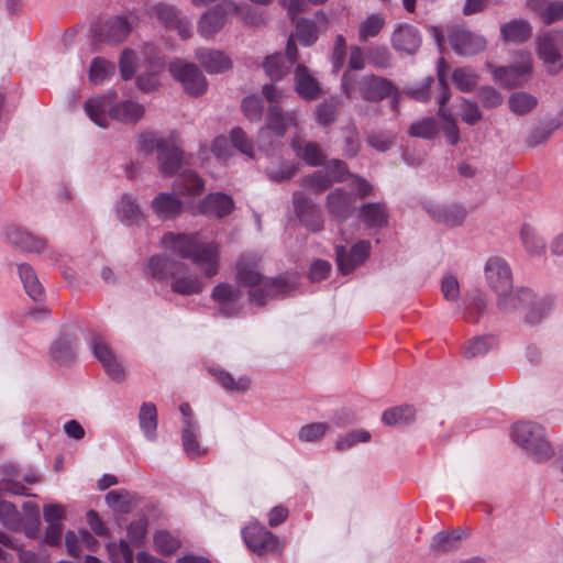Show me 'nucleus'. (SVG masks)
Here are the masks:
<instances>
[{"instance_id":"nucleus-52","label":"nucleus","mask_w":563,"mask_h":563,"mask_svg":"<svg viewBox=\"0 0 563 563\" xmlns=\"http://www.w3.org/2000/svg\"><path fill=\"white\" fill-rule=\"evenodd\" d=\"M462 538L463 531L461 529L451 532L441 531L433 537L431 548L435 551L446 552L454 549Z\"/></svg>"},{"instance_id":"nucleus-10","label":"nucleus","mask_w":563,"mask_h":563,"mask_svg":"<svg viewBox=\"0 0 563 563\" xmlns=\"http://www.w3.org/2000/svg\"><path fill=\"white\" fill-rule=\"evenodd\" d=\"M168 69L173 78L181 84L185 92L189 96L199 97L207 91V79L195 64L178 59L170 63Z\"/></svg>"},{"instance_id":"nucleus-46","label":"nucleus","mask_w":563,"mask_h":563,"mask_svg":"<svg viewBox=\"0 0 563 563\" xmlns=\"http://www.w3.org/2000/svg\"><path fill=\"white\" fill-rule=\"evenodd\" d=\"M0 521L10 530L18 531L23 525V517L16 507L0 495Z\"/></svg>"},{"instance_id":"nucleus-35","label":"nucleus","mask_w":563,"mask_h":563,"mask_svg":"<svg viewBox=\"0 0 563 563\" xmlns=\"http://www.w3.org/2000/svg\"><path fill=\"white\" fill-rule=\"evenodd\" d=\"M553 310V301L548 296L538 297L534 294V298L531 302H528L523 312L525 321L530 324H537L547 318Z\"/></svg>"},{"instance_id":"nucleus-37","label":"nucleus","mask_w":563,"mask_h":563,"mask_svg":"<svg viewBox=\"0 0 563 563\" xmlns=\"http://www.w3.org/2000/svg\"><path fill=\"white\" fill-rule=\"evenodd\" d=\"M18 272L23 287L30 298L34 301L42 300L44 297V288L33 267L26 263H22L18 266Z\"/></svg>"},{"instance_id":"nucleus-1","label":"nucleus","mask_w":563,"mask_h":563,"mask_svg":"<svg viewBox=\"0 0 563 563\" xmlns=\"http://www.w3.org/2000/svg\"><path fill=\"white\" fill-rule=\"evenodd\" d=\"M162 243L166 250L184 258H189L207 277L218 273L219 247L213 242H205L197 234H164Z\"/></svg>"},{"instance_id":"nucleus-34","label":"nucleus","mask_w":563,"mask_h":563,"mask_svg":"<svg viewBox=\"0 0 563 563\" xmlns=\"http://www.w3.org/2000/svg\"><path fill=\"white\" fill-rule=\"evenodd\" d=\"M118 219L126 224H139L143 221V211L132 195H124L115 207Z\"/></svg>"},{"instance_id":"nucleus-47","label":"nucleus","mask_w":563,"mask_h":563,"mask_svg":"<svg viewBox=\"0 0 563 563\" xmlns=\"http://www.w3.org/2000/svg\"><path fill=\"white\" fill-rule=\"evenodd\" d=\"M221 386L228 391L244 393L251 386V379L247 376L234 378L230 373L222 369H212Z\"/></svg>"},{"instance_id":"nucleus-62","label":"nucleus","mask_w":563,"mask_h":563,"mask_svg":"<svg viewBox=\"0 0 563 563\" xmlns=\"http://www.w3.org/2000/svg\"><path fill=\"white\" fill-rule=\"evenodd\" d=\"M328 429L329 424L324 422L309 423L300 428L298 438L302 442H313L321 439Z\"/></svg>"},{"instance_id":"nucleus-63","label":"nucleus","mask_w":563,"mask_h":563,"mask_svg":"<svg viewBox=\"0 0 563 563\" xmlns=\"http://www.w3.org/2000/svg\"><path fill=\"white\" fill-rule=\"evenodd\" d=\"M119 67L124 80L131 79L136 70V55L133 49L125 48L120 57Z\"/></svg>"},{"instance_id":"nucleus-21","label":"nucleus","mask_w":563,"mask_h":563,"mask_svg":"<svg viewBox=\"0 0 563 563\" xmlns=\"http://www.w3.org/2000/svg\"><path fill=\"white\" fill-rule=\"evenodd\" d=\"M427 212L431 219L448 228H455L463 224L467 216L466 209L461 205H429Z\"/></svg>"},{"instance_id":"nucleus-17","label":"nucleus","mask_w":563,"mask_h":563,"mask_svg":"<svg viewBox=\"0 0 563 563\" xmlns=\"http://www.w3.org/2000/svg\"><path fill=\"white\" fill-rule=\"evenodd\" d=\"M485 277L492 290L498 295L509 291L512 275L508 263L501 257H490L485 265Z\"/></svg>"},{"instance_id":"nucleus-41","label":"nucleus","mask_w":563,"mask_h":563,"mask_svg":"<svg viewBox=\"0 0 563 563\" xmlns=\"http://www.w3.org/2000/svg\"><path fill=\"white\" fill-rule=\"evenodd\" d=\"M291 147L296 155L310 166H319L325 158L320 146L314 142H308L301 145L299 140H292Z\"/></svg>"},{"instance_id":"nucleus-60","label":"nucleus","mask_w":563,"mask_h":563,"mask_svg":"<svg viewBox=\"0 0 563 563\" xmlns=\"http://www.w3.org/2000/svg\"><path fill=\"white\" fill-rule=\"evenodd\" d=\"M361 150L358 131L354 125L343 130V154L346 157H354Z\"/></svg>"},{"instance_id":"nucleus-29","label":"nucleus","mask_w":563,"mask_h":563,"mask_svg":"<svg viewBox=\"0 0 563 563\" xmlns=\"http://www.w3.org/2000/svg\"><path fill=\"white\" fill-rule=\"evenodd\" d=\"M200 434L199 424L188 422L186 427H181L183 450L190 460L200 459L208 454V449L202 446L200 442Z\"/></svg>"},{"instance_id":"nucleus-15","label":"nucleus","mask_w":563,"mask_h":563,"mask_svg":"<svg viewBox=\"0 0 563 563\" xmlns=\"http://www.w3.org/2000/svg\"><path fill=\"white\" fill-rule=\"evenodd\" d=\"M90 347L93 355L102 364L107 374L117 382L125 378L123 366L118 361L115 354L111 350L107 341L99 334H93L90 339Z\"/></svg>"},{"instance_id":"nucleus-55","label":"nucleus","mask_w":563,"mask_h":563,"mask_svg":"<svg viewBox=\"0 0 563 563\" xmlns=\"http://www.w3.org/2000/svg\"><path fill=\"white\" fill-rule=\"evenodd\" d=\"M109 558L112 563H133V551L129 543L124 540L109 543L107 545Z\"/></svg>"},{"instance_id":"nucleus-61","label":"nucleus","mask_w":563,"mask_h":563,"mask_svg":"<svg viewBox=\"0 0 563 563\" xmlns=\"http://www.w3.org/2000/svg\"><path fill=\"white\" fill-rule=\"evenodd\" d=\"M301 181L303 186L313 189L316 192H322L332 185L330 176L323 169L305 176Z\"/></svg>"},{"instance_id":"nucleus-11","label":"nucleus","mask_w":563,"mask_h":563,"mask_svg":"<svg viewBox=\"0 0 563 563\" xmlns=\"http://www.w3.org/2000/svg\"><path fill=\"white\" fill-rule=\"evenodd\" d=\"M563 31H552L539 37L538 55L548 70L556 74L563 69Z\"/></svg>"},{"instance_id":"nucleus-38","label":"nucleus","mask_w":563,"mask_h":563,"mask_svg":"<svg viewBox=\"0 0 563 563\" xmlns=\"http://www.w3.org/2000/svg\"><path fill=\"white\" fill-rule=\"evenodd\" d=\"M416 419V410L412 406L404 405L387 409L383 412L382 420L386 426L401 427L411 423Z\"/></svg>"},{"instance_id":"nucleus-9","label":"nucleus","mask_w":563,"mask_h":563,"mask_svg":"<svg viewBox=\"0 0 563 563\" xmlns=\"http://www.w3.org/2000/svg\"><path fill=\"white\" fill-rule=\"evenodd\" d=\"M242 538L247 549L256 555L278 553L284 548L280 539L258 522H251L244 527Z\"/></svg>"},{"instance_id":"nucleus-56","label":"nucleus","mask_w":563,"mask_h":563,"mask_svg":"<svg viewBox=\"0 0 563 563\" xmlns=\"http://www.w3.org/2000/svg\"><path fill=\"white\" fill-rule=\"evenodd\" d=\"M452 80L459 90L470 92L476 87L478 77L468 68H457L452 74Z\"/></svg>"},{"instance_id":"nucleus-33","label":"nucleus","mask_w":563,"mask_h":563,"mask_svg":"<svg viewBox=\"0 0 563 563\" xmlns=\"http://www.w3.org/2000/svg\"><path fill=\"white\" fill-rule=\"evenodd\" d=\"M294 208L298 218L306 223L312 231L322 229V221L312 202L301 192H295L292 196Z\"/></svg>"},{"instance_id":"nucleus-8","label":"nucleus","mask_w":563,"mask_h":563,"mask_svg":"<svg viewBox=\"0 0 563 563\" xmlns=\"http://www.w3.org/2000/svg\"><path fill=\"white\" fill-rule=\"evenodd\" d=\"M300 123L299 112L284 111L280 107L273 104L267 108L265 117V126L260 131V144L261 146L273 145L271 136L282 139L287 129L296 128Z\"/></svg>"},{"instance_id":"nucleus-59","label":"nucleus","mask_w":563,"mask_h":563,"mask_svg":"<svg viewBox=\"0 0 563 563\" xmlns=\"http://www.w3.org/2000/svg\"><path fill=\"white\" fill-rule=\"evenodd\" d=\"M495 344L493 336H478L474 338L464 346V355L466 357H475L486 354L489 349Z\"/></svg>"},{"instance_id":"nucleus-40","label":"nucleus","mask_w":563,"mask_h":563,"mask_svg":"<svg viewBox=\"0 0 563 563\" xmlns=\"http://www.w3.org/2000/svg\"><path fill=\"white\" fill-rule=\"evenodd\" d=\"M203 180L191 170L183 172L175 180V188L184 196H196L202 192Z\"/></svg>"},{"instance_id":"nucleus-18","label":"nucleus","mask_w":563,"mask_h":563,"mask_svg":"<svg viewBox=\"0 0 563 563\" xmlns=\"http://www.w3.org/2000/svg\"><path fill=\"white\" fill-rule=\"evenodd\" d=\"M286 55L287 62L282 54L269 55L264 59L263 68L272 81L282 79L297 60V47L292 35L288 38Z\"/></svg>"},{"instance_id":"nucleus-43","label":"nucleus","mask_w":563,"mask_h":563,"mask_svg":"<svg viewBox=\"0 0 563 563\" xmlns=\"http://www.w3.org/2000/svg\"><path fill=\"white\" fill-rule=\"evenodd\" d=\"M139 421L146 439L154 440L157 429V409L152 402H144L139 412Z\"/></svg>"},{"instance_id":"nucleus-51","label":"nucleus","mask_w":563,"mask_h":563,"mask_svg":"<svg viewBox=\"0 0 563 563\" xmlns=\"http://www.w3.org/2000/svg\"><path fill=\"white\" fill-rule=\"evenodd\" d=\"M385 24V18L380 14L373 13L360 23L358 38L360 41H367L371 37L378 35Z\"/></svg>"},{"instance_id":"nucleus-7","label":"nucleus","mask_w":563,"mask_h":563,"mask_svg":"<svg viewBox=\"0 0 563 563\" xmlns=\"http://www.w3.org/2000/svg\"><path fill=\"white\" fill-rule=\"evenodd\" d=\"M250 11L249 5H238L233 1L224 0L200 18L198 31L206 38L212 37L223 27L225 19L230 14H238L246 23L253 24L255 19L250 15Z\"/></svg>"},{"instance_id":"nucleus-36","label":"nucleus","mask_w":563,"mask_h":563,"mask_svg":"<svg viewBox=\"0 0 563 563\" xmlns=\"http://www.w3.org/2000/svg\"><path fill=\"white\" fill-rule=\"evenodd\" d=\"M358 218L368 228H383L387 225L388 216L386 207L380 202L365 203L358 210Z\"/></svg>"},{"instance_id":"nucleus-42","label":"nucleus","mask_w":563,"mask_h":563,"mask_svg":"<svg viewBox=\"0 0 563 563\" xmlns=\"http://www.w3.org/2000/svg\"><path fill=\"white\" fill-rule=\"evenodd\" d=\"M505 41L514 43H522L531 35V26L525 20H512L504 24L500 29Z\"/></svg>"},{"instance_id":"nucleus-44","label":"nucleus","mask_w":563,"mask_h":563,"mask_svg":"<svg viewBox=\"0 0 563 563\" xmlns=\"http://www.w3.org/2000/svg\"><path fill=\"white\" fill-rule=\"evenodd\" d=\"M341 106V101L336 98L320 102L314 111L317 123L322 126L334 123L339 117Z\"/></svg>"},{"instance_id":"nucleus-6","label":"nucleus","mask_w":563,"mask_h":563,"mask_svg":"<svg viewBox=\"0 0 563 563\" xmlns=\"http://www.w3.org/2000/svg\"><path fill=\"white\" fill-rule=\"evenodd\" d=\"M140 145L146 151H157L159 172L163 176L173 175L181 165L183 152L177 135L156 137L153 133H144L140 136Z\"/></svg>"},{"instance_id":"nucleus-49","label":"nucleus","mask_w":563,"mask_h":563,"mask_svg":"<svg viewBox=\"0 0 563 563\" xmlns=\"http://www.w3.org/2000/svg\"><path fill=\"white\" fill-rule=\"evenodd\" d=\"M439 132V126L435 119L427 117L419 119L411 123L409 134L415 137L426 140L433 139Z\"/></svg>"},{"instance_id":"nucleus-30","label":"nucleus","mask_w":563,"mask_h":563,"mask_svg":"<svg viewBox=\"0 0 563 563\" xmlns=\"http://www.w3.org/2000/svg\"><path fill=\"white\" fill-rule=\"evenodd\" d=\"M151 207L155 216L165 221L181 213L183 202L174 194L161 192L152 200Z\"/></svg>"},{"instance_id":"nucleus-25","label":"nucleus","mask_w":563,"mask_h":563,"mask_svg":"<svg viewBox=\"0 0 563 563\" xmlns=\"http://www.w3.org/2000/svg\"><path fill=\"white\" fill-rule=\"evenodd\" d=\"M496 296L498 309L508 313L517 310L523 311L528 302H531L534 298V292L529 288H519L517 290L511 288L509 291H504V294Z\"/></svg>"},{"instance_id":"nucleus-5","label":"nucleus","mask_w":563,"mask_h":563,"mask_svg":"<svg viewBox=\"0 0 563 563\" xmlns=\"http://www.w3.org/2000/svg\"><path fill=\"white\" fill-rule=\"evenodd\" d=\"M512 441L537 462H547L555 454L545 429L532 421H520L511 428Z\"/></svg>"},{"instance_id":"nucleus-3","label":"nucleus","mask_w":563,"mask_h":563,"mask_svg":"<svg viewBox=\"0 0 563 563\" xmlns=\"http://www.w3.org/2000/svg\"><path fill=\"white\" fill-rule=\"evenodd\" d=\"M85 110L91 121L101 128L108 126L109 119L135 123L144 114V107L139 102L132 100L118 102L114 91L88 99L85 102Z\"/></svg>"},{"instance_id":"nucleus-54","label":"nucleus","mask_w":563,"mask_h":563,"mask_svg":"<svg viewBox=\"0 0 563 563\" xmlns=\"http://www.w3.org/2000/svg\"><path fill=\"white\" fill-rule=\"evenodd\" d=\"M156 551L169 556L180 548V540L167 531H158L154 536Z\"/></svg>"},{"instance_id":"nucleus-57","label":"nucleus","mask_w":563,"mask_h":563,"mask_svg":"<svg viewBox=\"0 0 563 563\" xmlns=\"http://www.w3.org/2000/svg\"><path fill=\"white\" fill-rule=\"evenodd\" d=\"M296 36L301 44L306 46L312 45L318 38V32L314 22L307 19L297 20Z\"/></svg>"},{"instance_id":"nucleus-23","label":"nucleus","mask_w":563,"mask_h":563,"mask_svg":"<svg viewBox=\"0 0 563 563\" xmlns=\"http://www.w3.org/2000/svg\"><path fill=\"white\" fill-rule=\"evenodd\" d=\"M211 297L219 305L220 314L233 317L239 313L238 301L241 291L238 288L229 284H219L213 288Z\"/></svg>"},{"instance_id":"nucleus-22","label":"nucleus","mask_w":563,"mask_h":563,"mask_svg":"<svg viewBox=\"0 0 563 563\" xmlns=\"http://www.w3.org/2000/svg\"><path fill=\"white\" fill-rule=\"evenodd\" d=\"M4 239L14 247L27 253L38 254L46 247L44 239L35 236L15 225H10L5 229Z\"/></svg>"},{"instance_id":"nucleus-58","label":"nucleus","mask_w":563,"mask_h":563,"mask_svg":"<svg viewBox=\"0 0 563 563\" xmlns=\"http://www.w3.org/2000/svg\"><path fill=\"white\" fill-rule=\"evenodd\" d=\"M51 354L54 360L60 363L70 361L75 355L73 340L68 338L57 339L51 347Z\"/></svg>"},{"instance_id":"nucleus-4","label":"nucleus","mask_w":563,"mask_h":563,"mask_svg":"<svg viewBox=\"0 0 563 563\" xmlns=\"http://www.w3.org/2000/svg\"><path fill=\"white\" fill-rule=\"evenodd\" d=\"M147 272L158 280L170 278L172 290L179 295H198L203 290V283L188 272L186 264L166 255L152 256L147 263Z\"/></svg>"},{"instance_id":"nucleus-48","label":"nucleus","mask_w":563,"mask_h":563,"mask_svg":"<svg viewBox=\"0 0 563 563\" xmlns=\"http://www.w3.org/2000/svg\"><path fill=\"white\" fill-rule=\"evenodd\" d=\"M521 241L526 251L531 255H541L545 250V242L529 224H523L520 231Z\"/></svg>"},{"instance_id":"nucleus-64","label":"nucleus","mask_w":563,"mask_h":563,"mask_svg":"<svg viewBox=\"0 0 563 563\" xmlns=\"http://www.w3.org/2000/svg\"><path fill=\"white\" fill-rule=\"evenodd\" d=\"M242 111L244 115L251 121H257L262 117L263 103L260 97L250 96L245 97L242 101Z\"/></svg>"},{"instance_id":"nucleus-16","label":"nucleus","mask_w":563,"mask_h":563,"mask_svg":"<svg viewBox=\"0 0 563 563\" xmlns=\"http://www.w3.org/2000/svg\"><path fill=\"white\" fill-rule=\"evenodd\" d=\"M132 25L123 15H114L103 21L96 30L99 42L111 45L123 43L130 35Z\"/></svg>"},{"instance_id":"nucleus-12","label":"nucleus","mask_w":563,"mask_h":563,"mask_svg":"<svg viewBox=\"0 0 563 563\" xmlns=\"http://www.w3.org/2000/svg\"><path fill=\"white\" fill-rule=\"evenodd\" d=\"M517 62L509 67H498L493 71L496 82L505 88L521 86L526 76L532 70V57L528 52H519Z\"/></svg>"},{"instance_id":"nucleus-2","label":"nucleus","mask_w":563,"mask_h":563,"mask_svg":"<svg viewBox=\"0 0 563 563\" xmlns=\"http://www.w3.org/2000/svg\"><path fill=\"white\" fill-rule=\"evenodd\" d=\"M236 278L241 286L250 288V300L257 306L265 305L289 289L283 278H264L257 268V258L250 255L242 256L238 262Z\"/></svg>"},{"instance_id":"nucleus-24","label":"nucleus","mask_w":563,"mask_h":563,"mask_svg":"<svg viewBox=\"0 0 563 563\" xmlns=\"http://www.w3.org/2000/svg\"><path fill=\"white\" fill-rule=\"evenodd\" d=\"M234 202L232 198L222 192H216L208 195L202 199L197 210L199 213L207 217L223 218L232 212Z\"/></svg>"},{"instance_id":"nucleus-39","label":"nucleus","mask_w":563,"mask_h":563,"mask_svg":"<svg viewBox=\"0 0 563 563\" xmlns=\"http://www.w3.org/2000/svg\"><path fill=\"white\" fill-rule=\"evenodd\" d=\"M267 177L275 183H282L290 179L297 173L295 164L287 162L280 157L272 158L265 168Z\"/></svg>"},{"instance_id":"nucleus-27","label":"nucleus","mask_w":563,"mask_h":563,"mask_svg":"<svg viewBox=\"0 0 563 563\" xmlns=\"http://www.w3.org/2000/svg\"><path fill=\"white\" fill-rule=\"evenodd\" d=\"M353 197L342 188H336L327 197L328 212L340 221L346 220L353 212Z\"/></svg>"},{"instance_id":"nucleus-13","label":"nucleus","mask_w":563,"mask_h":563,"mask_svg":"<svg viewBox=\"0 0 563 563\" xmlns=\"http://www.w3.org/2000/svg\"><path fill=\"white\" fill-rule=\"evenodd\" d=\"M356 85H358L361 95L365 100L376 102L388 96H393L391 107L393 109L398 107L399 93L388 79L368 75L357 80Z\"/></svg>"},{"instance_id":"nucleus-53","label":"nucleus","mask_w":563,"mask_h":563,"mask_svg":"<svg viewBox=\"0 0 563 563\" xmlns=\"http://www.w3.org/2000/svg\"><path fill=\"white\" fill-rule=\"evenodd\" d=\"M371 440V433L363 429L353 430L338 438L334 449L344 452L354 448L357 443H366Z\"/></svg>"},{"instance_id":"nucleus-20","label":"nucleus","mask_w":563,"mask_h":563,"mask_svg":"<svg viewBox=\"0 0 563 563\" xmlns=\"http://www.w3.org/2000/svg\"><path fill=\"white\" fill-rule=\"evenodd\" d=\"M450 44L459 55H475L486 47V40L464 29L454 30L449 37Z\"/></svg>"},{"instance_id":"nucleus-26","label":"nucleus","mask_w":563,"mask_h":563,"mask_svg":"<svg viewBox=\"0 0 563 563\" xmlns=\"http://www.w3.org/2000/svg\"><path fill=\"white\" fill-rule=\"evenodd\" d=\"M295 91L306 101H312L320 95L319 81L303 65H298L295 70Z\"/></svg>"},{"instance_id":"nucleus-14","label":"nucleus","mask_w":563,"mask_h":563,"mask_svg":"<svg viewBox=\"0 0 563 563\" xmlns=\"http://www.w3.org/2000/svg\"><path fill=\"white\" fill-rule=\"evenodd\" d=\"M152 19H157L168 27L177 30L181 38L186 40L191 36V22L184 16L175 7L166 3H157L148 9Z\"/></svg>"},{"instance_id":"nucleus-19","label":"nucleus","mask_w":563,"mask_h":563,"mask_svg":"<svg viewBox=\"0 0 563 563\" xmlns=\"http://www.w3.org/2000/svg\"><path fill=\"white\" fill-rule=\"evenodd\" d=\"M371 243L368 241H360L354 244L350 251L345 246L336 247V263L339 271L347 275L357 266L362 265L369 256Z\"/></svg>"},{"instance_id":"nucleus-28","label":"nucleus","mask_w":563,"mask_h":563,"mask_svg":"<svg viewBox=\"0 0 563 563\" xmlns=\"http://www.w3.org/2000/svg\"><path fill=\"white\" fill-rule=\"evenodd\" d=\"M391 43L395 49L413 54L420 47L421 36L416 27L405 24L395 30L391 36Z\"/></svg>"},{"instance_id":"nucleus-45","label":"nucleus","mask_w":563,"mask_h":563,"mask_svg":"<svg viewBox=\"0 0 563 563\" xmlns=\"http://www.w3.org/2000/svg\"><path fill=\"white\" fill-rule=\"evenodd\" d=\"M115 71V66L112 62L103 57H95L91 60L89 68V80L93 85H101L110 79Z\"/></svg>"},{"instance_id":"nucleus-32","label":"nucleus","mask_w":563,"mask_h":563,"mask_svg":"<svg viewBox=\"0 0 563 563\" xmlns=\"http://www.w3.org/2000/svg\"><path fill=\"white\" fill-rule=\"evenodd\" d=\"M196 57L209 74H221L232 67V62L223 52L214 49H199Z\"/></svg>"},{"instance_id":"nucleus-31","label":"nucleus","mask_w":563,"mask_h":563,"mask_svg":"<svg viewBox=\"0 0 563 563\" xmlns=\"http://www.w3.org/2000/svg\"><path fill=\"white\" fill-rule=\"evenodd\" d=\"M365 67L363 51L358 46H352L350 49L349 69L342 76V90L346 97L351 98L356 88V75L353 70H361Z\"/></svg>"},{"instance_id":"nucleus-50","label":"nucleus","mask_w":563,"mask_h":563,"mask_svg":"<svg viewBox=\"0 0 563 563\" xmlns=\"http://www.w3.org/2000/svg\"><path fill=\"white\" fill-rule=\"evenodd\" d=\"M509 109L518 114L523 115L530 112L538 103L537 98L530 93L519 91L509 97Z\"/></svg>"}]
</instances>
